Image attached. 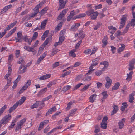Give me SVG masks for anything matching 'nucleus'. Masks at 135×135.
<instances>
[{"instance_id": "2f4dec72", "label": "nucleus", "mask_w": 135, "mask_h": 135, "mask_svg": "<svg viewBox=\"0 0 135 135\" xmlns=\"http://www.w3.org/2000/svg\"><path fill=\"white\" fill-rule=\"evenodd\" d=\"M63 23L62 22H61L58 24L57 26L55 28V31L56 32L58 31L60 29Z\"/></svg>"}, {"instance_id": "aec40b11", "label": "nucleus", "mask_w": 135, "mask_h": 135, "mask_svg": "<svg viewBox=\"0 0 135 135\" xmlns=\"http://www.w3.org/2000/svg\"><path fill=\"white\" fill-rule=\"evenodd\" d=\"M80 23H76L73 25L70 28V30L72 31H74L76 30L80 26Z\"/></svg>"}, {"instance_id": "f704fd0d", "label": "nucleus", "mask_w": 135, "mask_h": 135, "mask_svg": "<svg viewBox=\"0 0 135 135\" xmlns=\"http://www.w3.org/2000/svg\"><path fill=\"white\" fill-rule=\"evenodd\" d=\"M56 81L55 80H53L52 81L50 82L47 84V87L48 88H50L53 85L56 84Z\"/></svg>"}, {"instance_id": "e433bc0d", "label": "nucleus", "mask_w": 135, "mask_h": 135, "mask_svg": "<svg viewBox=\"0 0 135 135\" xmlns=\"http://www.w3.org/2000/svg\"><path fill=\"white\" fill-rule=\"evenodd\" d=\"M7 105H5L0 109V116L4 111L5 109L7 108Z\"/></svg>"}, {"instance_id": "39448f33", "label": "nucleus", "mask_w": 135, "mask_h": 135, "mask_svg": "<svg viewBox=\"0 0 135 135\" xmlns=\"http://www.w3.org/2000/svg\"><path fill=\"white\" fill-rule=\"evenodd\" d=\"M106 82L105 87L107 89L109 88L111 86L112 84V80L109 77H106L105 79Z\"/></svg>"}, {"instance_id": "423d86ee", "label": "nucleus", "mask_w": 135, "mask_h": 135, "mask_svg": "<svg viewBox=\"0 0 135 135\" xmlns=\"http://www.w3.org/2000/svg\"><path fill=\"white\" fill-rule=\"evenodd\" d=\"M34 48L33 46L32 47H30L28 46H26L24 47L25 49L28 52H33V55H35L36 53V51L34 49Z\"/></svg>"}, {"instance_id": "ddd939ff", "label": "nucleus", "mask_w": 135, "mask_h": 135, "mask_svg": "<svg viewBox=\"0 0 135 135\" xmlns=\"http://www.w3.org/2000/svg\"><path fill=\"white\" fill-rule=\"evenodd\" d=\"M125 119L123 118L119 121L118 124L119 129H121L124 126V123L125 121Z\"/></svg>"}, {"instance_id": "58836bf2", "label": "nucleus", "mask_w": 135, "mask_h": 135, "mask_svg": "<svg viewBox=\"0 0 135 135\" xmlns=\"http://www.w3.org/2000/svg\"><path fill=\"white\" fill-rule=\"evenodd\" d=\"M102 42L103 43L102 46L103 47H104L107 45L108 42L107 40V37H105L104 39H103Z\"/></svg>"}, {"instance_id": "69168bd1", "label": "nucleus", "mask_w": 135, "mask_h": 135, "mask_svg": "<svg viewBox=\"0 0 135 135\" xmlns=\"http://www.w3.org/2000/svg\"><path fill=\"white\" fill-rule=\"evenodd\" d=\"M108 119V118L107 116H105L103 118L102 122L106 123H107V120Z\"/></svg>"}, {"instance_id": "6ab92c4d", "label": "nucleus", "mask_w": 135, "mask_h": 135, "mask_svg": "<svg viewBox=\"0 0 135 135\" xmlns=\"http://www.w3.org/2000/svg\"><path fill=\"white\" fill-rule=\"evenodd\" d=\"M17 23L16 21H15L12 23L11 24L8 25L5 29H4V31L8 30L11 28H12Z\"/></svg>"}, {"instance_id": "4c0bfd02", "label": "nucleus", "mask_w": 135, "mask_h": 135, "mask_svg": "<svg viewBox=\"0 0 135 135\" xmlns=\"http://www.w3.org/2000/svg\"><path fill=\"white\" fill-rule=\"evenodd\" d=\"M118 110V106L115 105H114L113 106V109L112 112V114L113 115Z\"/></svg>"}, {"instance_id": "37998d69", "label": "nucleus", "mask_w": 135, "mask_h": 135, "mask_svg": "<svg viewBox=\"0 0 135 135\" xmlns=\"http://www.w3.org/2000/svg\"><path fill=\"white\" fill-rule=\"evenodd\" d=\"M31 84V81L30 80H28L27 82L24 85V88L25 87L26 89H27L28 86H29Z\"/></svg>"}, {"instance_id": "9d476101", "label": "nucleus", "mask_w": 135, "mask_h": 135, "mask_svg": "<svg viewBox=\"0 0 135 135\" xmlns=\"http://www.w3.org/2000/svg\"><path fill=\"white\" fill-rule=\"evenodd\" d=\"M45 3V1H43L40 3L39 4L37 5L34 8V12L37 13L39 11V8L41 7Z\"/></svg>"}, {"instance_id": "b1692460", "label": "nucleus", "mask_w": 135, "mask_h": 135, "mask_svg": "<svg viewBox=\"0 0 135 135\" xmlns=\"http://www.w3.org/2000/svg\"><path fill=\"white\" fill-rule=\"evenodd\" d=\"M127 16V15H123L122 16L121 18L120 24L125 25Z\"/></svg>"}, {"instance_id": "dca6fc26", "label": "nucleus", "mask_w": 135, "mask_h": 135, "mask_svg": "<svg viewBox=\"0 0 135 135\" xmlns=\"http://www.w3.org/2000/svg\"><path fill=\"white\" fill-rule=\"evenodd\" d=\"M64 0H59V6L58 8L59 10L61 9L64 7L65 4L67 1H65V2L64 3Z\"/></svg>"}, {"instance_id": "8fccbe9b", "label": "nucleus", "mask_w": 135, "mask_h": 135, "mask_svg": "<svg viewBox=\"0 0 135 135\" xmlns=\"http://www.w3.org/2000/svg\"><path fill=\"white\" fill-rule=\"evenodd\" d=\"M37 14V13H36L35 12H33L31 15H29V16H28V19H30L34 17Z\"/></svg>"}, {"instance_id": "393cba45", "label": "nucleus", "mask_w": 135, "mask_h": 135, "mask_svg": "<svg viewBox=\"0 0 135 135\" xmlns=\"http://www.w3.org/2000/svg\"><path fill=\"white\" fill-rule=\"evenodd\" d=\"M41 104V102L39 101L36 102L34 104L31 105L30 107L32 109L38 107Z\"/></svg>"}, {"instance_id": "a19ab883", "label": "nucleus", "mask_w": 135, "mask_h": 135, "mask_svg": "<svg viewBox=\"0 0 135 135\" xmlns=\"http://www.w3.org/2000/svg\"><path fill=\"white\" fill-rule=\"evenodd\" d=\"M85 36V35L83 33V32L82 31H80L78 33V37L81 39L83 38Z\"/></svg>"}, {"instance_id": "473e14b6", "label": "nucleus", "mask_w": 135, "mask_h": 135, "mask_svg": "<svg viewBox=\"0 0 135 135\" xmlns=\"http://www.w3.org/2000/svg\"><path fill=\"white\" fill-rule=\"evenodd\" d=\"M47 19H46L45 20L42 22L41 25V28H44L45 27L46 24L47 22Z\"/></svg>"}, {"instance_id": "e2e57ef3", "label": "nucleus", "mask_w": 135, "mask_h": 135, "mask_svg": "<svg viewBox=\"0 0 135 135\" xmlns=\"http://www.w3.org/2000/svg\"><path fill=\"white\" fill-rule=\"evenodd\" d=\"M24 40L26 42H28V43L29 45H30L31 44V42L32 40V38H25L24 39Z\"/></svg>"}, {"instance_id": "cd10ccee", "label": "nucleus", "mask_w": 135, "mask_h": 135, "mask_svg": "<svg viewBox=\"0 0 135 135\" xmlns=\"http://www.w3.org/2000/svg\"><path fill=\"white\" fill-rule=\"evenodd\" d=\"M120 85V84L119 82L115 83L114 85L113 86L112 89V90H116L117 89Z\"/></svg>"}, {"instance_id": "a18cd8bd", "label": "nucleus", "mask_w": 135, "mask_h": 135, "mask_svg": "<svg viewBox=\"0 0 135 135\" xmlns=\"http://www.w3.org/2000/svg\"><path fill=\"white\" fill-rule=\"evenodd\" d=\"M47 9V8H45L40 11L39 12V13H40L41 15H43L46 12Z\"/></svg>"}, {"instance_id": "3c124183", "label": "nucleus", "mask_w": 135, "mask_h": 135, "mask_svg": "<svg viewBox=\"0 0 135 135\" xmlns=\"http://www.w3.org/2000/svg\"><path fill=\"white\" fill-rule=\"evenodd\" d=\"M91 84L90 83L88 84L87 85H85L84 87L83 88L81 89V91H84L86 90L87 89H88L89 86H90Z\"/></svg>"}, {"instance_id": "79ce46f5", "label": "nucleus", "mask_w": 135, "mask_h": 135, "mask_svg": "<svg viewBox=\"0 0 135 135\" xmlns=\"http://www.w3.org/2000/svg\"><path fill=\"white\" fill-rule=\"evenodd\" d=\"M22 127V126L18 122L15 129L16 131V132L18 131Z\"/></svg>"}, {"instance_id": "a211bd4d", "label": "nucleus", "mask_w": 135, "mask_h": 135, "mask_svg": "<svg viewBox=\"0 0 135 135\" xmlns=\"http://www.w3.org/2000/svg\"><path fill=\"white\" fill-rule=\"evenodd\" d=\"M108 28L109 29L108 32L112 34H114L116 30V28L115 27L110 26L108 27Z\"/></svg>"}, {"instance_id": "09e8293b", "label": "nucleus", "mask_w": 135, "mask_h": 135, "mask_svg": "<svg viewBox=\"0 0 135 135\" xmlns=\"http://www.w3.org/2000/svg\"><path fill=\"white\" fill-rule=\"evenodd\" d=\"M107 123L102 122L101 123V127L103 129H105L107 128Z\"/></svg>"}, {"instance_id": "0eeeda50", "label": "nucleus", "mask_w": 135, "mask_h": 135, "mask_svg": "<svg viewBox=\"0 0 135 135\" xmlns=\"http://www.w3.org/2000/svg\"><path fill=\"white\" fill-rule=\"evenodd\" d=\"M68 10V9H65L63 10L61 12L59 15L57 20H60L66 14V12Z\"/></svg>"}, {"instance_id": "c9c22d12", "label": "nucleus", "mask_w": 135, "mask_h": 135, "mask_svg": "<svg viewBox=\"0 0 135 135\" xmlns=\"http://www.w3.org/2000/svg\"><path fill=\"white\" fill-rule=\"evenodd\" d=\"M101 25V23L100 22H98L97 24L94 25V30H96L99 28Z\"/></svg>"}, {"instance_id": "f3484780", "label": "nucleus", "mask_w": 135, "mask_h": 135, "mask_svg": "<svg viewBox=\"0 0 135 135\" xmlns=\"http://www.w3.org/2000/svg\"><path fill=\"white\" fill-rule=\"evenodd\" d=\"M133 71H131L129 73L127 74V77L126 80L128 82L130 81L132 78V75L133 74Z\"/></svg>"}, {"instance_id": "49530a36", "label": "nucleus", "mask_w": 135, "mask_h": 135, "mask_svg": "<svg viewBox=\"0 0 135 135\" xmlns=\"http://www.w3.org/2000/svg\"><path fill=\"white\" fill-rule=\"evenodd\" d=\"M134 95L133 94H131L129 96V102L131 103L133 102L134 98L133 97Z\"/></svg>"}, {"instance_id": "4be33fe9", "label": "nucleus", "mask_w": 135, "mask_h": 135, "mask_svg": "<svg viewBox=\"0 0 135 135\" xmlns=\"http://www.w3.org/2000/svg\"><path fill=\"white\" fill-rule=\"evenodd\" d=\"M56 110V109L55 106L53 107L49 110L47 113L46 115H48L50 114H51L52 112H55Z\"/></svg>"}, {"instance_id": "338daca9", "label": "nucleus", "mask_w": 135, "mask_h": 135, "mask_svg": "<svg viewBox=\"0 0 135 135\" xmlns=\"http://www.w3.org/2000/svg\"><path fill=\"white\" fill-rule=\"evenodd\" d=\"M110 47L111 48V50L112 52L113 53H114L116 50V48L115 47H114L113 46H110Z\"/></svg>"}, {"instance_id": "5fc2aeb1", "label": "nucleus", "mask_w": 135, "mask_h": 135, "mask_svg": "<svg viewBox=\"0 0 135 135\" xmlns=\"http://www.w3.org/2000/svg\"><path fill=\"white\" fill-rule=\"evenodd\" d=\"M73 103L72 102H69L67 104V107L66 108V110H68L70 109L71 105Z\"/></svg>"}, {"instance_id": "f257e3e1", "label": "nucleus", "mask_w": 135, "mask_h": 135, "mask_svg": "<svg viewBox=\"0 0 135 135\" xmlns=\"http://www.w3.org/2000/svg\"><path fill=\"white\" fill-rule=\"evenodd\" d=\"M101 65H104V68L102 69V71L99 70L97 71L95 73L96 75L99 76L102 74V71L105 70L107 69L108 66V63L107 61H104L101 62Z\"/></svg>"}, {"instance_id": "7c9ffc66", "label": "nucleus", "mask_w": 135, "mask_h": 135, "mask_svg": "<svg viewBox=\"0 0 135 135\" xmlns=\"http://www.w3.org/2000/svg\"><path fill=\"white\" fill-rule=\"evenodd\" d=\"M16 27H14L13 29L11 30L9 32L8 34L7 35V37H9L12 34L14 33L16 30Z\"/></svg>"}, {"instance_id": "680f3d73", "label": "nucleus", "mask_w": 135, "mask_h": 135, "mask_svg": "<svg viewBox=\"0 0 135 135\" xmlns=\"http://www.w3.org/2000/svg\"><path fill=\"white\" fill-rule=\"evenodd\" d=\"M131 26L134 27L135 25V19H132L131 21L129 23Z\"/></svg>"}, {"instance_id": "13d9d810", "label": "nucleus", "mask_w": 135, "mask_h": 135, "mask_svg": "<svg viewBox=\"0 0 135 135\" xmlns=\"http://www.w3.org/2000/svg\"><path fill=\"white\" fill-rule=\"evenodd\" d=\"M26 120V118H25L22 119L21 120H20L18 122L23 126V124L25 122Z\"/></svg>"}, {"instance_id": "4d7b16f0", "label": "nucleus", "mask_w": 135, "mask_h": 135, "mask_svg": "<svg viewBox=\"0 0 135 135\" xmlns=\"http://www.w3.org/2000/svg\"><path fill=\"white\" fill-rule=\"evenodd\" d=\"M26 120V118H25L22 119L21 120H20L18 122L23 126V124L25 122Z\"/></svg>"}, {"instance_id": "c85d7f7f", "label": "nucleus", "mask_w": 135, "mask_h": 135, "mask_svg": "<svg viewBox=\"0 0 135 135\" xmlns=\"http://www.w3.org/2000/svg\"><path fill=\"white\" fill-rule=\"evenodd\" d=\"M135 62L133 61H132L130 62L129 64V70H133L134 68V63Z\"/></svg>"}, {"instance_id": "774afa93", "label": "nucleus", "mask_w": 135, "mask_h": 135, "mask_svg": "<svg viewBox=\"0 0 135 135\" xmlns=\"http://www.w3.org/2000/svg\"><path fill=\"white\" fill-rule=\"evenodd\" d=\"M44 125L43 124V122H41L39 126V127L38 130L40 131L41 129H42L43 127V126Z\"/></svg>"}, {"instance_id": "72a5a7b5", "label": "nucleus", "mask_w": 135, "mask_h": 135, "mask_svg": "<svg viewBox=\"0 0 135 135\" xmlns=\"http://www.w3.org/2000/svg\"><path fill=\"white\" fill-rule=\"evenodd\" d=\"M97 95L95 94H93L91 95L89 98L90 101L91 102H93L95 100Z\"/></svg>"}, {"instance_id": "ea45409f", "label": "nucleus", "mask_w": 135, "mask_h": 135, "mask_svg": "<svg viewBox=\"0 0 135 135\" xmlns=\"http://www.w3.org/2000/svg\"><path fill=\"white\" fill-rule=\"evenodd\" d=\"M17 104H14L9 109V112L10 113H11L13 110L15 109L17 107Z\"/></svg>"}, {"instance_id": "20e7f679", "label": "nucleus", "mask_w": 135, "mask_h": 135, "mask_svg": "<svg viewBox=\"0 0 135 135\" xmlns=\"http://www.w3.org/2000/svg\"><path fill=\"white\" fill-rule=\"evenodd\" d=\"M8 73L4 76L5 79L7 80V81H11V78H8L11 75L12 71V69L11 66H8Z\"/></svg>"}, {"instance_id": "6e6552de", "label": "nucleus", "mask_w": 135, "mask_h": 135, "mask_svg": "<svg viewBox=\"0 0 135 135\" xmlns=\"http://www.w3.org/2000/svg\"><path fill=\"white\" fill-rule=\"evenodd\" d=\"M65 39V37L63 36H61L59 37V41L58 42H55L54 46L55 47H56L58 45H61Z\"/></svg>"}, {"instance_id": "864d4df0", "label": "nucleus", "mask_w": 135, "mask_h": 135, "mask_svg": "<svg viewBox=\"0 0 135 135\" xmlns=\"http://www.w3.org/2000/svg\"><path fill=\"white\" fill-rule=\"evenodd\" d=\"M21 76L20 75L18 76L17 78L14 81V84L17 85V83L21 79Z\"/></svg>"}, {"instance_id": "2eb2a0df", "label": "nucleus", "mask_w": 135, "mask_h": 135, "mask_svg": "<svg viewBox=\"0 0 135 135\" xmlns=\"http://www.w3.org/2000/svg\"><path fill=\"white\" fill-rule=\"evenodd\" d=\"M12 7V5L11 4H10L5 6L1 10V13L2 14L5 13L8 10L11 8Z\"/></svg>"}, {"instance_id": "bb28decb", "label": "nucleus", "mask_w": 135, "mask_h": 135, "mask_svg": "<svg viewBox=\"0 0 135 135\" xmlns=\"http://www.w3.org/2000/svg\"><path fill=\"white\" fill-rule=\"evenodd\" d=\"M76 51L75 49H73L72 50L69 52V55L70 56H71L73 57H75L76 56V55L75 52Z\"/></svg>"}, {"instance_id": "5701e85b", "label": "nucleus", "mask_w": 135, "mask_h": 135, "mask_svg": "<svg viewBox=\"0 0 135 135\" xmlns=\"http://www.w3.org/2000/svg\"><path fill=\"white\" fill-rule=\"evenodd\" d=\"M86 15V14L85 13H81L74 16L73 18V19L74 20H75L76 19L80 18L85 17Z\"/></svg>"}, {"instance_id": "6e6d98bb", "label": "nucleus", "mask_w": 135, "mask_h": 135, "mask_svg": "<svg viewBox=\"0 0 135 135\" xmlns=\"http://www.w3.org/2000/svg\"><path fill=\"white\" fill-rule=\"evenodd\" d=\"M91 52V50L89 49H88L85 50L83 52L84 53L88 55Z\"/></svg>"}, {"instance_id": "4468645a", "label": "nucleus", "mask_w": 135, "mask_h": 135, "mask_svg": "<svg viewBox=\"0 0 135 135\" xmlns=\"http://www.w3.org/2000/svg\"><path fill=\"white\" fill-rule=\"evenodd\" d=\"M92 71H89V70L88 71L87 73L85 75V77L84 79V81H89L91 79V77L90 76H88L91 73Z\"/></svg>"}, {"instance_id": "c756f323", "label": "nucleus", "mask_w": 135, "mask_h": 135, "mask_svg": "<svg viewBox=\"0 0 135 135\" xmlns=\"http://www.w3.org/2000/svg\"><path fill=\"white\" fill-rule=\"evenodd\" d=\"M122 104L123 106L121 107V110L122 111H123L127 107L128 105L127 103L125 102L123 103Z\"/></svg>"}, {"instance_id": "0e129e2a", "label": "nucleus", "mask_w": 135, "mask_h": 135, "mask_svg": "<svg viewBox=\"0 0 135 135\" xmlns=\"http://www.w3.org/2000/svg\"><path fill=\"white\" fill-rule=\"evenodd\" d=\"M11 81H7V84L5 86L4 88L6 89L11 84Z\"/></svg>"}, {"instance_id": "1a4fd4ad", "label": "nucleus", "mask_w": 135, "mask_h": 135, "mask_svg": "<svg viewBox=\"0 0 135 135\" xmlns=\"http://www.w3.org/2000/svg\"><path fill=\"white\" fill-rule=\"evenodd\" d=\"M27 67V66L21 64L19 68V73H23L25 72L26 71Z\"/></svg>"}, {"instance_id": "f8f14e48", "label": "nucleus", "mask_w": 135, "mask_h": 135, "mask_svg": "<svg viewBox=\"0 0 135 135\" xmlns=\"http://www.w3.org/2000/svg\"><path fill=\"white\" fill-rule=\"evenodd\" d=\"M26 99V97L25 96L21 97V98L15 104H17L18 106V105H20L22 104Z\"/></svg>"}, {"instance_id": "de8ad7c7", "label": "nucleus", "mask_w": 135, "mask_h": 135, "mask_svg": "<svg viewBox=\"0 0 135 135\" xmlns=\"http://www.w3.org/2000/svg\"><path fill=\"white\" fill-rule=\"evenodd\" d=\"M47 88H45L44 89L41 90L39 92V94L41 95L47 91Z\"/></svg>"}, {"instance_id": "bf43d9fd", "label": "nucleus", "mask_w": 135, "mask_h": 135, "mask_svg": "<svg viewBox=\"0 0 135 135\" xmlns=\"http://www.w3.org/2000/svg\"><path fill=\"white\" fill-rule=\"evenodd\" d=\"M26 120V118H25L22 119L21 120H20L18 122L23 126V124L25 122Z\"/></svg>"}, {"instance_id": "603ef678", "label": "nucleus", "mask_w": 135, "mask_h": 135, "mask_svg": "<svg viewBox=\"0 0 135 135\" xmlns=\"http://www.w3.org/2000/svg\"><path fill=\"white\" fill-rule=\"evenodd\" d=\"M71 88V86H70L67 85L63 88V91L65 92L69 89H70Z\"/></svg>"}, {"instance_id": "9b49d317", "label": "nucleus", "mask_w": 135, "mask_h": 135, "mask_svg": "<svg viewBox=\"0 0 135 135\" xmlns=\"http://www.w3.org/2000/svg\"><path fill=\"white\" fill-rule=\"evenodd\" d=\"M17 38L16 37L15 38L16 42H21L23 37V36L21 32L19 31L17 33Z\"/></svg>"}, {"instance_id": "052dcab7", "label": "nucleus", "mask_w": 135, "mask_h": 135, "mask_svg": "<svg viewBox=\"0 0 135 135\" xmlns=\"http://www.w3.org/2000/svg\"><path fill=\"white\" fill-rule=\"evenodd\" d=\"M38 33L37 32H35L34 33L33 36L32 38V40H35L37 37Z\"/></svg>"}, {"instance_id": "412c9836", "label": "nucleus", "mask_w": 135, "mask_h": 135, "mask_svg": "<svg viewBox=\"0 0 135 135\" xmlns=\"http://www.w3.org/2000/svg\"><path fill=\"white\" fill-rule=\"evenodd\" d=\"M121 47H119L117 49V52L119 53H120L121 52L123 51L125 49L126 46L123 44H121Z\"/></svg>"}, {"instance_id": "f03ea898", "label": "nucleus", "mask_w": 135, "mask_h": 135, "mask_svg": "<svg viewBox=\"0 0 135 135\" xmlns=\"http://www.w3.org/2000/svg\"><path fill=\"white\" fill-rule=\"evenodd\" d=\"M86 14L88 16L90 15L91 18L94 20L96 19L99 13L97 11L94 12V10L91 9L87 11L86 12Z\"/></svg>"}, {"instance_id": "7ed1b4c3", "label": "nucleus", "mask_w": 135, "mask_h": 135, "mask_svg": "<svg viewBox=\"0 0 135 135\" xmlns=\"http://www.w3.org/2000/svg\"><path fill=\"white\" fill-rule=\"evenodd\" d=\"M11 118V116L10 114H8L2 118V123L3 124H7Z\"/></svg>"}, {"instance_id": "c03bdc74", "label": "nucleus", "mask_w": 135, "mask_h": 135, "mask_svg": "<svg viewBox=\"0 0 135 135\" xmlns=\"http://www.w3.org/2000/svg\"><path fill=\"white\" fill-rule=\"evenodd\" d=\"M102 94L103 95V99H106L107 97V92L106 91H104L102 92Z\"/></svg>"}, {"instance_id": "a878e982", "label": "nucleus", "mask_w": 135, "mask_h": 135, "mask_svg": "<svg viewBox=\"0 0 135 135\" xmlns=\"http://www.w3.org/2000/svg\"><path fill=\"white\" fill-rule=\"evenodd\" d=\"M98 64L97 62L92 64L89 68V71H91L94 70L95 68H94L95 66Z\"/></svg>"}]
</instances>
